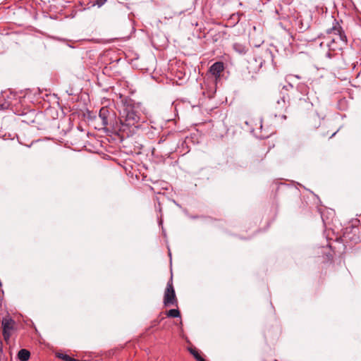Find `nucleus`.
Wrapping results in <instances>:
<instances>
[{
  "mask_svg": "<svg viewBox=\"0 0 361 361\" xmlns=\"http://www.w3.org/2000/svg\"><path fill=\"white\" fill-rule=\"evenodd\" d=\"M141 119V112L138 106L128 104L123 106L120 114V121L123 126H135Z\"/></svg>",
  "mask_w": 361,
  "mask_h": 361,
  "instance_id": "f257e3e1",
  "label": "nucleus"
},
{
  "mask_svg": "<svg viewBox=\"0 0 361 361\" xmlns=\"http://www.w3.org/2000/svg\"><path fill=\"white\" fill-rule=\"evenodd\" d=\"M289 106V102L286 95H279L274 98L271 105V113L275 117H279L282 120L286 119V112Z\"/></svg>",
  "mask_w": 361,
  "mask_h": 361,
  "instance_id": "f03ea898",
  "label": "nucleus"
},
{
  "mask_svg": "<svg viewBox=\"0 0 361 361\" xmlns=\"http://www.w3.org/2000/svg\"><path fill=\"white\" fill-rule=\"evenodd\" d=\"M328 34L330 35L331 39L327 44L333 49H336L333 44H345L347 43V37L340 26H334L331 30L328 31Z\"/></svg>",
  "mask_w": 361,
  "mask_h": 361,
  "instance_id": "7ed1b4c3",
  "label": "nucleus"
},
{
  "mask_svg": "<svg viewBox=\"0 0 361 361\" xmlns=\"http://www.w3.org/2000/svg\"><path fill=\"white\" fill-rule=\"evenodd\" d=\"M164 304L166 307L170 305L177 306L178 300L176 296L175 290L173 286L172 279L167 283L166 288L164 291Z\"/></svg>",
  "mask_w": 361,
  "mask_h": 361,
  "instance_id": "20e7f679",
  "label": "nucleus"
},
{
  "mask_svg": "<svg viewBox=\"0 0 361 361\" xmlns=\"http://www.w3.org/2000/svg\"><path fill=\"white\" fill-rule=\"evenodd\" d=\"M1 324L4 338L8 341L13 329L14 321L10 318H4Z\"/></svg>",
  "mask_w": 361,
  "mask_h": 361,
  "instance_id": "39448f33",
  "label": "nucleus"
},
{
  "mask_svg": "<svg viewBox=\"0 0 361 361\" xmlns=\"http://www.w3.org/2000/svg\"><path fill=\"white\" fill-rule=\"evenodd\" d=\"M224 69V63L222 62L214 63L209 68V72L213 75L216 80L220 78L221 73Z\"/></svg>",
  "mask_w": 361,
  "mask_h": 361,
  "instance_id": "423d86ee",
  "label": "nucleus"
},
{
  "mask_svg": "<svg viewBox=\"0 0 361 361\" xmlns=\"http://www.w3.org/2000/svg\"><path fill=\"white\" fill-rule=\"evenodd\" d=\"M109 116V111L106 107H102L99 113V117L102 120L103 126H106L108 125V117Z\"/></svg>",
  "mask_w": 361,
  "mask_h": 361,
  "instance_id": "0eeeda50",
  "label": "nucleus"
},
{
  "mask_svg": "<svg viewBox=\"0 0 361 361\" xmlns=\"http://www.w3.org/2000/svg\"><path fill=\"white\" fill-rule=\"evenodd\" d=\"M233 49L239 54H245L248 50L247 47L241 43H235L233 44Z\"/></svg>",
  "mask_w": 361,
  "mask_h": 361,
  "instance_id": "6e6552de",
  "label": "nucleus"
},
{
  "mask_svg": "<svg viewBox=\"0 0 361 361\" xmlns=\"http://www.w3.org/2000/svg\"><path fill=\"white\" fill-rule=\"evenodd\" d=\"M30 357V353L26 349H21L18 353V358L21 361H27Z\"/></svg>",
  "mask_w": 361,
  "mask_h": 361,
  "instance_id": "1a4fd4ad",
  "label": "nucleus"
},
{
  "mask_svg": "<svg viewBox=\"0 0 361 361\" xmlns=\"http://www.w3.org/2000/svg\"><path fill=\"white\" fill-rule=\"evenodd\" d=\"M190 353L194 356L197 361H206L200 354L199 351L194 348H190L188 349Z\"/></svg>",
  "mask_w": 361,
  "mask_h": 361,
  "instance_id": "9d476101",
  "label": "nucleus"
},
{
  "mask_svg": "<svg viewBox=\"0 0 361 361\" xmlns=\"http://www.w3.org/2000/svg\"><path fill=\"white\" fill-rule=\"evenodd\" d=\"M166 314L167 317L173 318L179 317L180 316L179 310L176 309H171L169 310L166 312Z\"/></svg>",
  "mask_w": 361,
  "mask_h": 361,
  "instance_id": "9b49d317",
  "label": "nucleus"
},
{
  "mask_svg": "<svg viewBox=\"0 0 361 361\" xmlns=\"http://www.w3.org/2000/svg\"><path fill=\"white\" fill-rule=\"evenodd\" d=\"M9 104L7 103L1 104L0 103V109H8Z\"/></svg>",
  "mask_w": 361,
  "mask_h": 361,
  "instance_id": "f8f14e48",
  "label": "nucleus"
},
{
  "mask_svg": "<svg viewBox=\"0 0 361 361\" xmlns=\"http://www.w3.org/2000/svg\"><path fill=\"white\" fill-rule=\"evenodd\" d=\"M106 1V0H104V1L101 3V4H103L104 1Z\"/></svg>",
  "mask_w": 361,
  "mask_h": 361,
  "instance_id": "ddd939ff",
  "label": "nucleus"
}]
</instances>
